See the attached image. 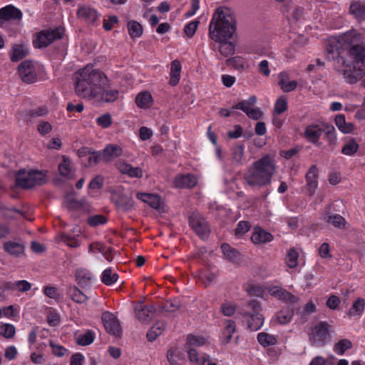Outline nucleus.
Instances as JSON below:
<instances>
[{"label": "nucleus", "instance_id": "obj_37", "mask_svg": "<svg viewBox=\"0 0 365 365\" xmlns=\"http://www.w3.org/2000/svg\"><path fill=\"white\" fill-rule=\"evenodd\" d=\"M165 328V324L163 321L157 322L148 331L147 338L148 341H153L159 336Z\"/></svg>", "mask_w": 365, "mask_h": 365}, {"label": "nucleus", "instance_id": "obj_48", "mask_svg": "<svg viewBox=\"0 0 365 365\" xmlns=\"http://www.w3.org/2000/svg\"><path fill=\"white\" fill-rule=\"evenodd\" d=\"M324 219L329 224H331L332 225L338 228H341L344 227L345 225V220L340 215L336 214L330 215L326 214L324 216Z\"/></svg>", "mask_w": 365, "mask_h": 365}, {"label": "nucleus", "instance_id": "obj_28", "mask_svg": "<svg viewBox=\"0 0 365 365\" xmlns=\"http://www.w3.org/2000/svg\"><path fill=\"white\" fill-rule=\"evenodd\" d=\"M223 257L231 263H237L240 258V253L230 245L224 243L221 245Z\"/></svg>", "mask_w": 365, "mask_h": 365}, {"label": "nucleus", "instance_id": "obj_52", "mask_svg": "<svg viewBox=\"0 0 365 365\" xmlns=\"http://www.w3.org/2000/svg\"><path fill=\"white\" fill-rule=\"evenodd\" d=\"M359 145L354 140L351 139L345 143L341 152L346 155H352L357 151Z\"/></svg>", "mask_w": 365, "mask_h": 365}, {"label": "nucleus", "instance_id": "obj_31", "mask_svg": "<svg viewBox=\"0 0 365 365\" xmlns=\"http://www.w3.org/2000/svg\"><path fill=\"white\" fill-rule=\"evenodd\" d=\"M294 315V309L290 307L282 309L275 314V318L279 324H287L289 323Z\"/></svg>", "mask_w": 365, "mask_h": 365}, {"label": "nucleus", "instance_id": "obj_43", "mask_svg": "<svg viewBox=\"0 0 365 365\" xmlns=\"http://www.w3.org/2000/svg\"><path fill=\"white\" fill-rule=\"evenodd\" d=\"M128 30L130 36L132 38H139L143 34L142 26L135 21H130L128 22Z\"/></svg>", "mask_w": 365, "mask_h": 365}, {"label": "nucleus", "instance_id": "obj_44", "mask_svg": "<svg viewBox=\"0 0 365 365\" xmlns=\"http://www.w3.org/2000/svg\"><path fill=\"white\" fill-rule=\"evenodd\" d=\"M68 294L71 299L76 303H84L88 299V297L76 287H71Z\"/></svg>", "mask_w": 365, "mask_h": 365}, {"label": "nucleus", "instance_id": "obj_2", "mask_svg": "<svg viewBox=\"0 0 365 365\" xmlns=\"http://www.w3.org/2000/svg\"><path fill=\"white\" fill-rule=\"evenodd\" d=\"M75 91L81 98L99 103L114 102L119 94L106 74L90 64L76 72Z\"/></svg>", "mask_w": 365, "mask_h": 365}, {"label": "nucleus", "instance_id": "obj_42", "mask_svg": "<svg viewBox=\"0 0 365 365\" xmlns=\"http://www.w3.org/2000/svg\"><path fill=\"white\" fill-rule=\"evenodd\" d=\"M335 123L340 131L344 133H349L353 130V125L351 123H346L344 115H338L335 118Z\"/></svg>", "mask_w": 365, "mask_h": 365}, {"label": "nucleus", "instance_id": "obj_22", "mask_svg": "<svg viewBox=\"0 0 365 365\" xmlns=\"http://www.w3.org/2000/svg\"><path fill=\"white\" fill-rule=\"evenodd\" d=\"M278 79V84L284 92H291L295 90L297 86V82L294 80H290L289 74L287 72L279 73Z\"/></svg>", "mask_w": 365, "mask_h": 365}, {"label": "nucleus", "instance_id": "obj_29", "mask_svg": "<svg viewBox=\"0 0 365 365\" xmlns=\"http://www.w3.org/2000/svg\"><path fill=\"white\" fill-rule=\"evenodd\" d=\"M76 278L80 287H86L94 279V276L88 270L81 269L76 271Z\"/></svg>", "mask_w": 365, "mask_h": 365}, {"label": "nucleus", "instance_id": "obj_16", "mask_svg": "<svg viewBox=\"0 0 365 365\" xmlns=\"http://www.w3.org/2000/svg\"><path fill=\"white\" fill-rule=\"evenodd\" d=\"M135 316L141 322H148L151 320L155 312V308L152 305H144L139 302L135 307Z\"/></svg>", "mask_w": 365, "mask_h": 365}, {"label": "nucleus", "instance_id": "obj_55", "mask_svg": "<svg viewBox=\"0 0 365 365\" xmlns=\"http://www.w3.org/2000/svg\"><path fill=\"white\" fill-rule=\"evenodd\" d=\"M287 101L284 96L279 97L275 102L274 106V112L279 115L287 110Z\"/></svg>", "mask_w": 365, "mask_h": 365}, {"label": "nucleus", "instance_id": "obj_53", "mask_svg": "<svg viewBox=\"0 0 365 365\" xmlns=\"http://www.w3.org/2000/svg\"><path fill=\"white\" fill-rule=\"evenodd\" d=\"M182 354L177 349H170L167 353V359L170 365H176L181 360Z\"/></svg>", "mask_w": 365, "mask_h": 365}, {"label": "nucleus", "instance_id": "obj_17", "mask_svg": "<svg viewBox=\"0 0 365 365\" xmlns=\"http://www.w3.org/2000/svg\"><path fill=\"white\" fill-rule=\"evenodd\" d=\"M118 170L130 178H140L143 176V170L139 167H133L123 160H120L116 163Z\"/></svg>", "mask_w": 365, "mask_h": 365}, {"label": "nucleus", "instance_id": "obj_36", "mask_svg": "<svg viewBox=\"0 0 365 365\" xmlns=\"http://www.w3.org/2000/svg\"><path fill=\"white\" fill-rule=\"evenodd\" d=\"M257 339L259 344L263 347H267L277 344V338L276 336L264 331L258 333Z\"/></svg>", "mask_w": 365, "mask_h": 365}, {"label": "nucleus", "instance_id": "obj_59", "mask_svg": "<svg viewBox=\"0 0 365 365\" xmlns=\"http://www.w3.org/2000/svg\"><path fill=\"white\" fill-rule=\"evenodd\" d=\"M4 215L8 218H19L21 217H24V213L16 209L15 207H8L5 208L3 212Z\"/></svg>", "mask_w": 365, "mask_h": 365}, {"label": "nucleus", "instance_id": "obj_51", "mask_svg": "<svg viewBox=\"0 0 365 365\" xmlns=\"http://www.w3.org/2000/svg\"><path fill=\"white\" fill-rule=\"evenodd\" d=\"M245 147L242 145H235L232 148V162L235 164H240L244 156Z\"/></svg>", "mask_w": 365, "mask_h": 365}, {"label": "nucleus", "instance_id": "obj_6", "mask_svg": "<svg viewBox=\"0 0 365 365\" xmlns=\"http://www.w3.org/2000/svg\"><path fill=\"white\" fill-rule=\"evenodd\" d=\"M46 182V175L38 170H21L16 176V185L23 188H30Z\"/></svg>", "mask_w": 365, "mask_h": 365}, {"label": "nucleus", "instance_id": "obj_46", "mask_svg": "<svg viewBox=\"0 0 365 365\" xmlns=\"http://www.w3.org/2000/svg\"><path fill=\"white\" fill-rule=\"evenodd\" d=\"M94 338V332L88 330L84 334H79L76 338V341L81 346H87L93 342Z\"/></svg>", "mask_w": 365, "mask_h": 365}, {"label": "nucleus", "instance_id": "obj_12", "mask_svg": "<svg viewBox=\"0 0 365 365\" xmlns=\"http://www.w3.org/2000/svg\"><path fill=\"white\" fill-rule=\"evenodd\" d=\"M190 225L200 237H205L210 232L208 224L205 218L198 213H193L189 217Z\"/></svg>", "mask_w": 365, "mask_h": 365}, {"label": "nucleus", "instance_id": "obj_64", "mask_svg": "<svg viewBox=\"0 0 365 365\" xmlns=\"http://www.w3.org/2000/svg\"><path fill=\"white\" fill-rule=\"evenodd\" d=\"M88 222L91 226H98L106 223V219L103 215H97L90 217L88 220Z\"/></svg>", "mask_w": 365, "mask_h": 365}, {"label": "nucleus", "instance_id": "obj_27", "mask_svg": "<svg viewBox=\"0 0 365 365\" xmlns=\"http://www.w3.org/2000/svg\"><path fill=\"white\" fill-rule=\"evenodd\" d=\"M137 198L148 204L152 208L155 210L160 209L162 204L160 197L157 195L138 192L137 194Z\"/></svg>", "mask_w": 365, "mask_h": 365}, {"label": "nucleus", "instance_id": "obj_15", "mask_svg": "<svg viewBox=\"0 0 365 365\" xmlns=\"http://www.w3.org/2000/svg\"><path fill=\"white\" fill-rule=\"evenodd\" d=\"M319 170L316 165H312L305 175L306 188L310 195L314 194L318 187Z\"/></svg>", "mask_w": 365, "mask_h": 365}, {"label": "nucleus", "instance_id": "obj_14", "mask_svg": "<svg viewBox=\"0 0 365 365\" xmlns=\"http://www.w3.org/2000/svg\"><path fill=\"white\" fill-rule=\"evenodd\" d=\"M77 16L86 24H93L99 17V14L96 9L88 5H79L77 10Z\"/></svg>", "mask_w": 365, "mask_h": 365}, {"label": "nucleus", "instance_id": "obj_19", "mask_svg": "<svg viewBox=\"0 0 365 365\" xmlns=\"http://www.w3.org/2000/svg\"><path fill=\"white\" fill-rule=\"evenodd\" d=\"M197 178L191 174L178 175L175 177L174 183L180 188H191L197 185Z\"/></svg>", "mask_w": 365, "mask_h": 365}, {"label": "nucleus", "instance_id": "obj_26", "mask_svg": "<svg viewBox=\"0 0 365 365\" xmlns=\"http://www.w3.org/2000/svg\"><path fill=\"white\" fill-rule=\"evenodd\" d=\"M58 171L60 175L66 179H71L74 177V169L71 161L65 155L62 157V161L58 164Z\"/></svg>", "mask_w": 365, "mask_h": 365}, {"label": "nucleus", "instance_id": "obj_39", "mask_svg": "<svg viewBox=\"0 0 365 365\" xmlns=\"http://www.w3.org/2000/svg\"><path fill=\"white\" fill-rule=\"evenodd\" d=\"M365 307V301L362 298H358L354 303L349 311L351 317H360L364 312Z\"/></svg>", "mask_w": 365, "mask_h": 365}, {"label": "nucleus", "instance_id": "obj_57", "mask_svg": "<svg viewBox=\"0 0 365 365\" xmlns=\"http://www.w3.org/2000/svg\"><path fill=\"white\" fill-rule=\"evenodd\" d=\"M199 21L194 20L185 26L184 32L188 38H192L194 36L199 26Z\"/></svg>", "mask_w": 365, "mask_h": 365}, {"label": "nucleus", "instance_id": "obj_60", "mask_svg": "<svg viewBox=\"0 0 365 365\" xmlns=\"http://www.w3.org/2000/svg\"><path fill=\"white\" fill-rule=\"evenodd\" d=\"M250 225L246 221H240L237 224V227L235 230V235L241 237L247 232L250 230Z\"/></svg>", "mask_w": 365, "mask_h": 365}, {"label": "nucleus", "instance_id": "obj_24", "mask_svg": "<svg viewBox=\"0 0 365 365\" xmlns=\"http://www.w3.org/2000/svg\"><path fill=\"white\" fill-rule=\"evenodd\" d=\"M245 317H246L248 327L251 330L257 331L263 326L264 317L259 312L246 313Z\"/></svg>", "mask_w": 365, "mask_h": 365}, {"label": "nucleus", "instance_id": "obj_58", "mask_svg": "<svg viewBox=\"0 0 365 365\" xmlns=\"http://www.w3.org/2000/svg\"><path fill=\"white\" fill-rule=\"evenodd\" d=\"M107 247L100 242H95L88 246V252L95 254L96 252L104 253Z\"/></svg>", "mask_w": 365, "mask_h": 365}, {"label": "nucleus", "instance_id": "obj_25", "mask_svg": "<svg viewBox=\"0 0 365 365\" xmlns=\"http://www.w3.org/2000/svg\"><path fill=\"white\" fill-rule=\"evenodd\" d=\"M251 240L255 244H263L271 242L273 240V237L271 233L261 227H257L254 229Z\"/></svg>", "mask_w": 365, "mask_h": 365}, {"label": "nucleus", "instance_id": "obj_10", "mask_svg": "<svg viewBox=\"0 0 365 365\" xmlns=\"http://www.w3.org/2000/svg\"><path fill=\"white\" fill-rule=\"evenodd\" d=\"M256 103V96H252L247 100L242 101L235 105L233 108L242 110L251 119L258 120L262 116L263 113L260 108L254 107Z\"/></svg>", "mask_w": 365, "mask_h": 365}, {"label": "nucleus", "instance_id": "obj_38", "mask_svg": "<svg viewBox=\"0 0 365 365\" xmlns=\"http://www.w3.org/2000/svg\"><path fill=\"white\" fill-rule=\"evenodd\" d=\"M206 341L207 339L204 336L190 334L187 336L185 348L186 350H188L192 346H201L205 344Z\"/></svg>", "mask_w": 365, "mask_h": 365}, {"label": "nucleus", "instance_id": "obj_18", "mask_svg": "<svg viewBox=\"0 0 365 365\" xmlns=\"http://www.w3.org/2000/svg\"><path fill=\"white\" fill-rule=\"evenodd\" d=\"M101 153L102 160L105 162H110L122 155L123 148L118 145L109 144L105 147Z\"/></svg>", "mask_w": 365, "mask_h": 365}, {"label": "nucleus", "instance_id": "obj_3", "mask_svg": "<svg viewBox=\"0 0 365 365\" xmlns=\"http://www.w3.org/2000/svg\"><path fill=\"white\" fill-rule=\"evenodd\" d=\"M236 30L233 11L228 7L215 9L209 24V37L219 43V51L224 56L235 53V44L230 41Z\"/></svg>", "mask_w": 365, "mask_h": 365}, {"label": "nucleus", "instance_id": "obj_63", "mask_svg": "<svg viewBox=\"0 0 365 365\" xmlns=\"http://www.w3.org/2000/svg\"><path fill=\"white\" fill-rule=\"evenodd\" d=\"M103 178L101 175H97L90 182L88 188L91 190H99L103 186Z\"/></svg>", "mask_w": 365, "mask_h": 365}, {"label": "nucleus", "instance_id": "obj_45", "mask_svg": "<svg viewBox=\"0 0 365 365\" xmlns=\"http://www.w3.org/2000/svg\"><path fill=\"white\" fill-rule=\"evenodd\" d=\"M352 346V344L350 340L344 339L339 341L335 344L333 348V351L338 355H343L345 351L350 349Z\"/></svg>", "mask_w": 365, "mask_h": 365}, {"label": "nucleus", "instance_id": "obj_5", "mask_svg": "<svg viewBox=\"0 0 365 365\" xmlns=\"http://www.w3.org/2000/svg\"><path fill=\"white\" fill-rule=\"evenodd\" d=\"M323 133L327 136L331 143L336 142L335 128L333 125L327 123H312L307 125L304 130V135L307 141L317 145Z\"/></svg>", "mask_w": 365, "mask_h": 365}, {"label": "nucleus", "instance_id": "obj_40", "mask_svg": "<svg viewBox=\"0 0 365 365\" xmlns=\"http://www.w3.org/2000/svg\"><path fill=\"white\" fill-rule=\"evenodd\" d=\"M228 63L238 71H245L249 68V63L242 56H235L228 60Z\"/></svg>", "mask_w": 365, "mask_h": 365}, {"label": "nucleus", "instance_id": "obj_47", "mask_svg": "<svg viewBox=\"0 0 365 365\" xmlns=\"http://www.w3.org/2000/svg\"><path fill=\"white\" fill-rule=\"evenodd\" d=\"M6 287L11 290L27 292L31 289V285L26 280H19L15 282L14 283H8Z\"/></svg>", "mask_w": 365, "mask_h": 365}, {"label": "nucleus", "instance_id": "obj_33", "mask_svg": "<svg viewBox=\"0 0 365 365\" xmlns=\"http://www.w3.org/2000/svg\"><path fill=\"white\" fill-rule=\"evenodd\" d=\"M181 65L179 61L174 60L170 65V84L176 86L180 79Z\"/></svg>", "mask_w": 365, "mask_h": 365}, {"label": "nucleus", "instance_id": "obj_4", "mask_svg": "<svg viewBox=\"0 0 365 365\" xmlns=\"http://www.w3.org/2000/svg\"><path fill=\"white\" fill-rule=\"evenodd\" d=\"M275 172L274 160L269 155H264L248 168L245 179L249 185L262 187L271 184Z\"/></svg>", "mask_w": 365, "mask_h": 365}, {"label": "nucleus", "instance_id": "obj_32", "mask_svg": "<svg viewBox=\"0 0 365 365\" xmlns=\"http://www.w3.org/2000/svg\"><path fill=\"white\" fill-rule=\"evenodd\" d=\"M153 101V98L150 92L143 91L139 93L135 98V103L140 108H148Z\"/></svg>", "mask_w": 365, "mask_h": 365}, {"label": "nucleus", "instance_id": "obj_11", "mask_svg": "<svg viewBox=\"0 0 365 365\" xmlns=\"http://www.w3.org/2000/svg\"><path fill=\"white\" fill-rule=\"evenodd\" d=\"M112 201L123 210H131L134 206V201L130 195L124 193L121 189L112 192Z\"/></svg>", "mask_w": 365, "mask_h": 365}, {"label": "nucleus", "instance_id": "obj_61", "mask_svg": "<svg viewBox=\"0 0 365 365\" xmlns=\"http://www.w3.org/2000/svg\"><path fill=\"white\" fill-rule=\"evenodd\" d=\"M37 130L41 135H45L52 130V125L47 121L41 120L37 125Z\"/></svg>", "mask_w": 365, "mask_h": 365}, {"label": "nucleus", "instance_id": "obj_41", "mask_svg": "<svg viewBox=\"0 0 365 365\" xmlns=\"http://www.w3.org/2000/svg\"><path fill=\"white\" fill-rule=\"evenodd\" d=\"M118 279V274L114 272L110 268L106 269L101 274V281L108 286L114 284Z\"/></svg>", "mask_w": 365, "mask_h": 365}, {"label": "nucleus", "instance_id": "obj_9", "mask_svg": "<svg viewBox=\"0 0 365 365\" xmlns=\"http://www.w3.org/2000/svg\"><path fill=\"white\" fill-rule=\"evenodd\" d=\"M63 34V29L56 28L50 31L40 32L34 41L36 48H42L48 46L54 40L59 39Z\"/></svg>", "mask_w": 365, "mask_h": 365}, {"label": "nucleus", "instance_id": "obj_54", "mask_svg": "<svg viewBox=\"0 0 365 365\" xmlns=\"http://www.w3.org/2000/svg\"><path fill=\"white\" fill-rule=\"evenodd\" d=\"M297 260H298L297 252L294 249L289 250L286 256L287 265L290 268H294L297 266V264H298Z\"/></svg>", "mask_w": 365, "mask_h": 365}, {"label": "nucleus", "instance_id": "obj_23", "mask_svg": "<svg viewBox=\"0 0 365 365\" xmlns=\"http://www.w3.org/2000/svg\"><path fill=\"white\" fill-rule=\"evenodd\" d=\"M270 295L277 298L278 299L293 303L296 301L297 298L291 293L282 289V287L275 286L269 289Z\"/></svg>", "mask_w": 365, "mask_h": 365}, {"label": "nucleus", "instance_id": "obj_56", "mask_svg": "<svg viewBox=\"0 0 365 365\" xmlns=\"http://www.w3.org/2000/svg\"><path fill=\"white\" fill-rule=\"evenodd\" d=\"M220 310L224 316L231 317L236 312V305L230 302H225L222 304Z\"/></svg>", "mask_w": 365, "mask_h": 365}, {"label": "nucleus", "instance_id": "obj_7", "mask_svg": "<svg viewBox=\"0 0 365 365\" xmlns=\"http://www.w3.org/2000/svg\"><path fill=\"white\" fill-rule=\"evenodd\" d=\"M42 66L30 60L22 61L18 68L19 74L25 83H31L36 81Z\"/></svg>", "mask_w": 365, "mask_h": 365}, {"label": "nucleus", "instance_id": "obj_49", "mask_svg": "<svg viewBox=\"0 0 365 365\" xmlns=\"http://www.w3.org/2000/svg\"><path fill=\"white\" fill-rule=\"evenodd\" d=\"M49 346L51 348L52 354L57 357H63L68 353L67 349L53 340L49 341Z\"/></svg>", "mask_w": 365, "mask_h": 365}, {"label": "nucleus", "instance_id": "obj_35", "mask_svg": "<svg viewBox=\"0 0 365 365\" xmlns=\"http://www.w3.org/2000/svg\"><path fill=\"white\" fill-rule=\"evenodd\" d=\"M349 13L359 21L365 19V4L361 1L351 3Z\"/></svg>", "mask_w": 365, "mask_h": 365}, {"label": "nucleus", "instance_id": "obj_62", "mask_svg": "<svg viewBox=\"0 0 365 365\" xmlns=\"http://www.w3.org/2000/svg\"><path fill=\"white\" fill-rule=\"evenodd\" d=\"M96 122L101 127L107 128L111 125V116L108 113L104 114L97 118Z\"/></svg>", "mask_w": 365, "mask_h": 365}, {"label": "nucleus", "instance_id": "obj_20", "mask_svg": "<svg viewBox=\"0 0 365 365\" xmlns=\"http://www.w3.org/2000/svg\"><path fill=\"white\" fill-rule=\"evenodd\" d=\"M21 17V11L12 5H8L0 9V25L2 24V21L20 19Z\"/></svg>", "mask_w": 365, "mask_h": 365}, {"label": "nucleus", "instance_id": "obj_30", "mask_svg": "<svg viewBox=\"0 0 365 365\" xmlns=\"http://www.w3.org/2000/svg\"><path fill=\"white\" fill-rule=\"evenodd\" d=\"M190 361L194 365H205L209 359V355L203 354L200 355L196 349L189 348L186 350Z\"/></svg>", "mask_w": 365, "mask_h": 365}, {"label": "nucleus", "instance_id": "obj_13", "mask_svg": "<svg viewBox=\"0 0 365 365\" xmlns=\"http://www.w3.org/2000/svg\"><path fill=\"white\" fill-rule=\"evenodd\" d=\"M102 320L106 330L116 336L121 334L122 330L118 319L110 312H106L102 314Z\"/></svg>", "mask_w": 365, "mask_h": 365}, {"label": "nucleus", "instance_id": "obj_1", "mask_svg": "<svg viewBox=\"0 0 365 365\" xmlns=\"http://www.w3.org/2000/svg\"><path fill=\"white\" fill-rule=\"evenodd\" d=\"M327 58L336 61V69L344 81L354 84L365 76V46L356 31L344 33L327 47Z\"/></svg>", "mask_w": 365, "mask_h": 365}, {"label": "nucleus", "instance_id": "obj_34", "mask_svg": "<svg viewBox=\"0 0 365 365\" xmlns=\"http://www.w3.org/2000/svg\"><path fill=\"white\" fill-rule=\"evenodd\" d=\"M4 250L11 255L19 256L24 252V246L19 242L9 241L4 244Z\"/></svg>", "mask_w": 365, "mask_h": 365}, {"label": "nucleus", "instance_id": "obj_21", "mask_svg": "<svg viewBox=\"0 0 365 365\" xmlns=\"http://www.w3.org/2000/svg\"><path fill=\"white\" fill-rule=\"evenodd\" d=\"M29 47L24 43L14 44L9 53L11 61L16 62L29 54Z\"/></svg>", "mask_w": 365, "mask_h": 365}, {"label": "nucleus", "instance_id": "obj_8", "mask_svg": "<svg viewBox=\"0 0 365 365\" xmlns=\"http://www.w3.org/2000/svg\"><path fill=\"white\" fill-rule=\"evenodd\" d=\"M329 339V325L326 322H319L309 332V339L312 346H322Z\"/></svg>", "mask_w": 365, "mask_h": 365}, {"label": "nucleus", "instance_id": "obj_50", "mask_svg": "<svg viewBox=\"0 0 365 365\" xmlns=\"http://www.w3.org/2000/svg\"><path fill=\"white\" fill-rule=\"evenodd\" d=\"M16 333L15 327L11 324L0 325V335L6 339L12 338Z\"/></svg>", "mask_w": 365, "mask_h": 365}]
</instances>
